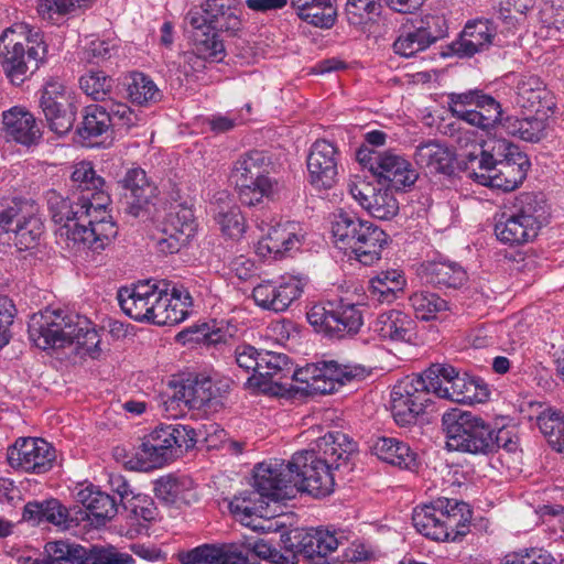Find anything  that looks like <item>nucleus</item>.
<instances>
[{"instance_id": "obj_58", "label": "nucleus", "mask_w": 564, "mask_h": 564, "mask_svg": "<svg viewBox=\"0 0 564 564\" xmlns=\"http://www.w3.org/2000/svg\"><path fill=\"white\" fill-rule=\"evenodd\" d=\"M72 181L80 189L82 195L91 196L95 192H105V181L97 175L90 162L82 161L73 166Z\"/></svg>"}, {"instance_id": "obj_11", "label": "nucleus", "mask_w": 564, "mask_h": 564, "mask_svg": "<svg viewBox=\"0 0 564 564\" xmlns=\"http://www.w3.org/2000/svg\"><path fill=\"white\" fill-rule=\"evenodd\" d=\"M429 387L433 394L455 403H482L489 398L488 386L480 379L459 375L452 366L433 364L426 369Z\"/></svg>"}, {"instance_id": "obj_24", "label": "nucleus", "mask_w": 564, "mask_h": 564, "mask_svg": "<svg viewBox=\"0 0 564 564\" xmlns=\"http://www.w3.org/2000/svg\"><path fill=\"white\" fill-rule=\"evenodd\" d=\"M70 93L63 80L50 77L43 85L40 106L50 124L51 130L64 134L72 128L73 118L67 113Z\"/></svg>"}, {"instance_id": "obj_23", "label": "nucleus", "mask_w": 564, "mask_h": 564, "mask_svg": "<svg viewBox=\"0 0 564 564\" xmlns=\"http://www.w3.org/2000/svg\"><path fill=\"white\" fill-rule=\"evenodd\" d=\"M339 152L326 140L313 143L307 156L308 182L316 189L332 188L338 176Z\"/></svg>"}, {"instance_id": "obj_25", "label": "nucleus", "mask_w": 564, "mask_h": 564, "mask_svg": "<svg viewBox=\"0 0 564 564\" xmlns=\"http://www.w3.org/2000/svg\"><path fill=\"white\" fill-rule=\"evenodd\" d=\"M159 281L156 279L141 280L120 288L117 299L122 312L135 322L145 323L153 302L158 299Z\"/></svg>"}, {"instance_id": "obj_1", "label": "nucleus", "mask_w": 564, "mask_h": 564, "mask_svg": "<svg viewBox=\"0 0 564 564\" xmlns=\"http://www.w3.org/2000/svg\"><path fill=\"white\" fill-rule=\"evenodd\" d=\"M257 370L254 386H283L282 380L291 378L300 383L295 390L306 394H328L339 387L366 378L367 370L361 365L339 364L336 360H322L293 369L284 354L262 351Z\"/></svg>"}, {"instance_id": "obj_54", "label": "nucleus", "mask_w": 564, "mask_h": 564, "mask_svg": "<svg viewBox=\"0 0 564 564\" xmlns=\"http://www.w3.org/2000/svg\"><path fill=\"white\" fill-rule=\"evenodd\" d=\"M234 545H209L197 546L181 554L182 564H226Z\"/></svg>"}, {"instance_id": "obj_63", "label": "nucleus", "mask_w": 564, "mask_h": 564, "mask_svg": "<svg viewBox=\"0 0 564 564\" xmlns=\"http://www.w3.org/2000/svg\"><path fill=\"white\" fill-rule=\"evenodd\" d=\"M501 564H556V561L550 552L532 547L507 554Z\"/></svg>"}, {"instance_id": "obj_12", "label": "nucleus", "mask_w": 564, "mask_h": 564, "mask_svg": "<svg viewBox=\"0 0 564 564\" xmlns=\"http://www.w3.org/2000/svg\"><path fill=\"white\" fill-rule=\"evenodd\" d=\"M306 317L316 332L338 338L356 334L362 325L359 307L343 301L315 304Z\"/></svg>"}, {"instance_id": "obj_51", "label": "nucleus", "mask_w": 564, "mask_h": 564, "mask_svg": "<svg viewBox=\"0 0 564 564\" xmlns=\"http://www.w3.org/2000/svg\"><path fill=\"white\" fill-rule=\"evenodd\" d=\"M443 133L449 137L457 147L464 151L460 155L468 162H474L482 156L485 151L477 141L476 133L462 126L458 121H453L444 126Z\"/></svg>"}, {"instance_id": "obj_41", "label": "nucleus", "mask_w": 564, "mask_h": 564, "mask_svg": "<svg viewBox=\"0 0 564 564\" xmlns=\"http://www.w3.org/2000/svg\"><path fill=\"white\" fill-rule=\"evenodd\" d=\"M75 499L90 512L97 524H105L117 514L115 499L93 484L80 485L76 488Z\"/></svg>"}, {"instance_id": "obj_15", "label": "nucleus", "mask_w": 564, "mask_h": 564, "mask_svg": "<svg viewBox=\"0 0 564 564\" xmlns=\"http://www.w3.org/2000/svg\"><path fill=\"white\" fill-rule=\"evenodd\" d=\"M55 459V448L40 437H19L7 449L10 467L23 473L45 474L52 469Z\"/></svg>"}, {"instance_id": "obj_46", "label": "nucleus", "mask_w": 564, "mask_h": 564, "mask_svg": "<svg viewBox=\"0 0 564 564\" xmlns=\"http://www.w3.org/2000/svg\"><path fill=\"white\" fill-rule=\"evenodd\" d=\"M369 223L370 221L360 219L343 210L334 214L332 235L335 245L339 249L345 250V252H349L350 249L356 246L357 238L364 234L365 227L368 226Z\"/></svg>"}, {"instance_id": "obj_60", "label": "nucleus", "mask_w": 564, "mask_h": 564, "mask_svg": "<svg viewBox=\"0 0 564 564\" xmlns=\"http://www.w3.org/2000/svg\"><path fill=\"white\" fill-rule=\"evenodd\" d=\"M45 552L50 561L59 564H80L84 554V546L66 540L51 541L45 544Z\"/></svg>"}, {"instance_id": "obj_64", "label": "nucleus", "mask_w": 564, "mask_h": 564, "mask_svg": "<svg viewBox=\"0 0 564 564\" xmlns=\"http://www.w3.org/2000/svg\"><path fill=\"white\" fill-rule=\"evenodd\" d=\"M195 47L200 57L205 59L220 61L225 46L216 33H203L195 35Z\"/></svg>"}, {"instance_id": "obj_5", "label": "nucleus", "mask_w": 564, "mask_h": 564, "mask_svg": "<svg viewBox=\"0 0 564 564\" xmlns=\"http://www.w3.org/2000/svg\"><path fill=\"white\" fill-rule=\"evenodd\" d=\"M471 511L467 503L438 498L414 508L412 522L419 533L433 541L456 542L469 531Z\"/></svg>"}, {"instance_id": "obj_62", "label": "nucleus", "mask_w": 564, "mask_h": 564, "mask_svg": "<svg viewBox=\"0 0 564 564\" xmlns=\"http://www.w3.org/2000/svg\"><path fill=\"white\" fill-rule=\"evenodd\" d=\"M380 2L378 0H348L346 13L354 24L366 23L379 13Z\"/></svg>"}, {"instance_id": "obj_31", "label": "nucleus", "mask_w": 564, "mask_h": 564, "mask_svg": "<svg viewBox=\"0 0 564 564\" xmlns=\"http://www.w3.org/2000/svg\"><path fill=\"white\" fill-rule=\"evenodd\" d=\"M517 105L524 111L553 113L555 102L550 90L535 75H522L517 84Z\"/></svg>"}, {"instance_id": "obj_14", "label": "nucleus", "mask_w": 564, "mask_h": 564, "mask_svg": "<svg viewBox=\"0 0 564 564\" xmlns=\"http://www.w3.org/2000/svg\"><path fill=\"white\" fill-rule=\"evenodd\" d=\"M357 156L361 163L369 164L370 171L376 176L388 182L397 191L411 188L417 181V171L403 155L391 151L370 152L362 147Z\"/></svg>"}, {"instance_id": "obj_4", "label": "nucleus", "mask_w": 564, "mask_h": 564, "mask_svg": "<svg viewBox=\"0 0 564 564\" xmlns=\"http://www.w3.org/2000/svg\"><path fill=\"white\" fill-rule=\"evenodd\" d=\"M4 45L2 67L13 85H21L45 62L47 45L40 30L26 23H17L7 28L0 35Z\"/></svg>"}, {"instance_id": "obj_17", "label": "nucleus", "mask_w": 564, "mask_h": 564, "mask_svg": "<svg viewBox=\"0 0 564 564\" xmlns=\"http://www.w3.org/2000/svg\"><path fill=\"white\" fill-rule=\"evenodd\" d=\"M445 20L441 15L427 14L416 20L411 28H403L395 41L393 51L402 57H412L427 50L445 35Z\"/></svg>"}, {"instance_id": "obj_43", "label": "nucleus", "mask_w": 564, "mask_h": 564, "mask_svg": "<svg viewBox=\"0 0 564 564\" xmlns=\"http://www.w3.org/2000/svg\"><path fill=\"white\" fill-rule=\"evenodd\" d=\"M155 496L166 503L189 505L196 500L194 481L188 476L161 477L154 486Z\"/></svg>"}, {"instance_id": "obj_44", "label": "nucleus", "mask_w": 564, "mask_h": 564, "mask_svg": "<svg viewBox=\"0 0 564 564\" xmlns=\"http://www.w3.org/2000/svg\"><path fill=\"white\" fill-rule=\"evenodd\" d=\"M388 243L387 234L372 223L365 227L364 234L357 238L350 253L365 265H371L381 258L382 250Z\"/></svg>"}, {"instance_id": "obj_38", "label": "nucleus", "mask_w": 564, "mask_h": 564, "mask_svg": "<svg viewBox=\"0 0 564 564\" xmlns=\"http://www.w3.org/2000/svg\"><path fill=\"white\" fill-rule=\"evenodd\" d=\"M267 498L259 491L250 490L234 497L229 502V510L234 518L245 527L252 530H264L257 523L259 519L267 517Z\"/></svg>"}, {"instance_id": "obj_59", "label": "nucleus", "mask_w": 564, "mask_h": 564, "mask_svg": "<svg viewBox=\"0 0 564 564\" xmlns=\"http://www.w3.org/2000/svg\"><path fill=\"white\" fill-rule=\"evenodd\" d=\"M80 564H134V560L112 545H91L84 546Z\"/></svg>"}, {"instance_id": "obj_52", "label": "nucleus", "mask_w": 564, "mask_h": 564, "mask_svg": "<svg viewBox=\"0 0 564 564\" xmlns=\"http://www.w3.org/2000/svg\"><path fill=\"white\" fill-rule=\"evenodd\" d=\"M129 99L140 106H149L161 100L162 94L156 84L145 74L134 72L128 83Z\"/></svg>"}, {"instance_id": "obj_56", "label": "nucleus", "mask_w": 564, "mask_h": 564, "mask_svg": "<svg viewBox=\"0 0 564 564\" xmlns=\"http://www.w3.org/2000/svg\"><path fill=\"white\" fill-rule=\"evenodd\" d=\"M110 127V113L102 106L91 105L85 109L79 134L84 139L95 138L107 133Z\"/></svg>"}, {"instance_id": "obj_9", "label": "nucleus", "mask_w": 564, "mask_h": 564, "mask_svg": "<svg viewBox=\"0 0 564 564\" xmlns=\"http://www.w3.org/2000/svg\"><path fill=\"white\" fill-rule=\"evenodd\" d=\"M498 158L484 153L479 159V172H473L474 180L484 186L510 192L525 178L530 165L528 158L517 147L501 141L494 148Z\"/></svg>"}, {"instance_id": "obj_37", "label": "nucleus", "mask_w": 564, "mask_h": 564, "mask_svg": "<svg viewBox=\"0 0 564 564\" xmlns=\"http://www.w3.org/2000/svg\"><path fill=\"white\" fill-rule=\"evenodd\" d=\"M414 160L430 173L451 175L456 161L455 152L437 140L420 143L414 152Z\"/></svg>"}, {"instance_id": "obj_36", "label": "nucleus", "mask_w": 564, "mask_h": 564, "mask_svg": "<svg viewBox=\"0 0 564 564\" xmlns=\"http://www.w3.org/2000/svg\"><path fill=\"white\" fill-rule=\"evenodd\" d=\"M213 217L218 225L223 235L239 239L246 231V220L240 208L231 204L229 194L220 191L215 194L214 200L210 203Z\"/></svg>"}, {"instance_id": "obj_28", "label": "nucleus", "mask_w": 564, "mask_h": 564, "mask_svg": "<svg viewBox=\"0 0 564 564\" xmlns=\"http://www.w3.org/2000/svg\"><path fill=\"white\" fill-rule=\"evenodd\" d=\"M225 392L226 389L217 384L212 378L196 376L176 382L173 398L188 408L200 409L220 399Z\"/></svg>"}, {"instance_id": "obj_22", "label": "nucleus", "mask_w": 564, "mask_h": 564, "mask_svg": "<svg viewBox=\"0 0 564 564\" xmlns=\"http://www.w3.org/2000/svg\"><path fill=\"white\" fill-rule=\"evenodd\" d=\"M203 12V18H191V24L196 29H202L207 23L215 32L236 36L243 28L240 0H206Z\"/></svg>"}, {"instance_id": "obj_57", "label": "nucleus", "mask_w": 564, "mask_h": 564, "mask_svg": "<svg viewBox=\"0 0 564 564\" xmlns=\"http://www.w3.org/2000/svg\"><path fill=\"white\" fill-rule=\"evenodd\" d=\"M335 0H326L321 3L314 2L305 8L295 9L299 17L317 28L329 29L334 25L337 17Z\"/></svg>"}, {"instance_id": "obj_61", "label": "nucleus", "mask_w": 564, "mask_h": 564, "mask_svg": "<svg viewBox=\"0 0 564 564\" xmlns=\"http://www.w3.org/2000/svg\"><path fill=\"white\" fill-rule=\"evenodd\" d=\"M82 90L95 100H104L112 89V79L101 70H90L79 80Z\"/></svg>"}, {"instance_id": "obj_16", "label": "nucleus", "mask_w": 564, "mask_h": 564, "mask_svg": "<svg viewBox=\"0 0 564 564\" xmlns=\"http://www.w3.org/2000/svg\"><path fill=\"white\" fill-rule=\"evenodd\" d=\"M156 295L145 323L159 326L176 325L187 318L193 300L183 285L160 280Z\"/></svg>"}, {"instance_id": "obj_33", "label": "nucleus", "mask_w": 564, "mask_h": 564, "mask_svg": "<svg viewBox=\"0 0 564 564\" xmlns=\"http://www.w3.org/2000/svg\"><path fill=\"white\" fill-rule=\"evenodd\" d=\"M317 448L322 456L314 449H303L302 452L313 454L314 459L323 463L327 468L328 475L334 479L330 471L332 467L335 466L338 468L340 462H347L349 457L356 453L357 445L346 434L341 432H330L317 441Z\"/></svg>"}, {"instance_id": "obj_19", "label": "nucleus", "mask_w": 564, "mask_h": 564, "mask_svg": "<svg viewBox=\"0 0 564 564\" xmlns=\"http://www.w3.org/2000/svg\"><path fill=\"white\" fill-rule=\"evenodd\" d=\"M305 284L304 279L294 275L263 280L253 288L252 297L259 307L280 313L301 296Z\"/></svg>"}, {"instance_id": "obj_53", "label": "nucleus", "mask_w": 564, "mask_h": 564, "mask_svg": "<svg viewBox=\"0 0 564 564\" xmlns=\"http://www.w3.org/2000/svg\"><path fill=\"white\" fill-rule=\"evenodd\" d=\"M411 305L417 318L431 321L448 311V303L440 295L429 291H419L411 295Z\"/></svg>"}, {"instance_id": "obj_27", "label": "nucleus", "mask_w": 564, "mask_h": 564, "mask_svg": "<svg viewBox=\"0 0 564 564\" xmlns=\"http://www.w3.org/2000/svg\"><path fill=\"white\" fill-rule=\"evenodd\" d=\"M3 137L24 147L37 144L42 138L40 124L34 116L22 106H13L2 112Z\"/></svg>"}, {"instance_id": "obj_7", "label": "nucleus", "mask_w": 564, "mask_h": 564, "mask_svg": "<svg viewBox=\"0 0 564 564\" xmlns=\"http://www.w3.org/2000/svg\"><path fill=\"white\" fill-rule=\"evenodd\" d=\"M272 169L270 156L262 151H249L237 158L231 167L230 180L243 204L254 206L264 199H273L279 194L280 183L271 175Z\"/></svg>"}, {"instance_id": "obj_34", "label": "nucleus", "mask_w": 564, "mask_h": 564, "mask_svg": "<svg viewBox=\"0 0 564 564\" xmlns=\"http://www.w3.org/2000/svg\"><path fill=\"white\" fill-rule=\"evenodd\" d=\"M496 35V26L489 20L468 22L459 39L452 44L453 51L460 57H470L487 48Z\"/></svg>"}, {"instance_id": "obj_39", "label": "nucleus", "mask_w": 564, "mask_h": 564, "mask_svg": "<svg viewBox=\"0 0 564 564\" xmlns=\"http://www.w3.org/2000/svg\"><path fill=\"white\" fill-rule=\"evenodd\" d=\"M371 453L380 460L402 469H412L416 466V454L408 443L395 437L379 436L371 441Z\"/></svg>"}, {"instance_id": "obj_50", "label": "nucleus", "mask_w": 564, "mask_h": 564, "mask_svg": "<svg viewBox=\"0 0 564 564\" xmlns=\"http://www.w3.org/2000/svg\"><path fill=\"white\" fill-rule=\"evenodd\" d=\"M425 278L429 283L440 288H458L466 280V272L457 263L434 261L425 267Z\"/></svg>"}, {"instance_id": "obj_20", "label": "nucleus", "mask_w": 564, "mask_h": 564, "mask_svg": "<svg viewBox=\"0 0 564 564\" xmlns=\"http://www.w3.org/2000/svg\"><path fill=\"white\" fill-rule=\"evenodd\" d=\"M195 231L196 223L192 208L184 204H177L162 224L156 247L164 254L176 253L189 241Z\"/></svg>"}, {"instance_id": "obj_8", "label": "nucleus", "mask_w": 564, "mask_h": 564, "mask_svg": "<svg viewBox=\"0 0 564 564\" xmlns=\"http://www.w3.org/2000/svg\"><path fill=\"white\" fill-rule=\"evenodd\" d=\"M110 197L106 192H95L91 196L82 195L80 227L63 229V235L73 239V246L87 248L99 253L105 250L118 234L117 226L107 210Z\"/></svg>"}, {"instance_id": "obj_6", "label": "nucleus", "mask_w": 564, "mask_h": 564, "mask_svg": "<svg viewBox=\"0 0 564 564\" xmlns=\"http://www.w3.org/2000/svg\"><path fill=\"white\" fill-rule=\"evenodd\" d=\"M546 221L544 199L533 193H521L497 218L495 235L505 245L522 246L533 241Z\"/></svg>"}, {"instance_id": "obj_48", "label": "nucleus", "mask_w": 564, "mask_h": 564, "mask_svg": "<svg viewBox=\"0 0 564 564\" xmlns=\"http://www.w3.org/2000/svg\"><path fill=\"white\" fill-rule=\"evenodd\" d=\"M564 29V8L553 2L544 1L538 13V24L534 35L538 40H560Z\"/></svg>"}, {"instance_id": "obj_49", "label": "nucleus", "mask_w": 564, "mask_h": 564, "mask_svg": "<svg viewBox=\"0 0 564 564\" xmlns=\"http://www.w3.org/2000/svg\"><path fill=\"white\" fill-rule=\"evenodd\" d=\"M405 278L401 271L391 269L380 271L370 280L369 292L372 299L390 303L405 286Z\"/></svg>"}, {"instance_id": "obj_29", "label": "nucleus", "mask_w": 564, "mask_h": 564, "mask_svg": "<svg viewBox=\"0 0 564 564\" xmlns=\"http://www.w3.org/2000/svg\"><path fill=\"white\" fill-rule=\"evenodd\" d=\"M120 183L124 191L127 212L134 217L140 216L158 195L156 186L148 180L145 171L140 167L128 170Z\"/></svg>"}, {"instance_id": "obj_26", "label": "nucleus", "mask_w": 564, "mask_h": 564, "mask_svg": "<svg viewBox=\"0 0 564 564\" xmlns=\"http://www.w3.org/2000/svg\"><path fill=\"white\" fill-rule=\"evenodd\" d=\"M303 235L295 223L271 227L256 245V253L263 259H281L302 246Z\"/></svg>"}, {"instance_id": "obj_55", "label": "nucleus", "mask_w": 564, "mask_h": 564, "mask_svg": "<svg viewBox=\"0 0 564 564\" xmlns=\"http://www.w3.org/2000/svg\"><path fill=\"white\" fill-rule=\"evenodd\" d=\"M137 455L145 469L161 468L176 459L174 454H172V449H169V446L156 444L155 440L150 435L143 438Z\"/></svg>"}, {"instance_id": "obj_21", "label": "nucleus", "mask_w": 564, "mask_h": 564, "mask_svg": "<svg viewBox=\"0 0 564 564\" xmlns=\"http://www.w3.org/2000/svg\"><path fill=\"white\" fill-rule=\"evenodd\" d=\"M347 189L351 197L372 217L389 220L397 216L399 203L389 188L376 187L364 178L350 180Z\"/></svg>"}, {"instance_id": "obj_42", "label": "nucleus", "mask_w": 564, "mask_h": 564, "mask_svg": "<svg viewBox=\"0 0 564 564\" xmlns=\"http://www.w3.org/2000/svg\"><path fill=\"white\" fill-rule=\"evenodd\" d=\"M24 521L40 524L43 522L56 527H68L69 512L59 500L51 498L42 501H29L23 509Z\"/></svg>"}, {"instance_id": "obj_30", "label": "nucleus", "mask_w": 564, "mask_h": 564, "mask_svg": "<svg viewBox=\"0 0 564 564\" xmlns=\"http://www.w3.org/2000/svg\"><path fill=\"white\" fill-rule=\"evenodd\" d=\"M415 322L406 313L390 310L380 313L370 324V332L381 340L410 343L415 337Z\"/></svg>"}, {"instance_id": "obj_10", "label": "nucleus", "mask_w": 564, "mask_h": 564, "mask_svg": "<svg viewBox=\"0 0 564 564\" xmlns=\"http://www.w3.org/2000/svg\"><path fill=\"white\" fill-rule=\"evenodd\" d=\"M448 451L474 455L492 453L491 427L470 412H449L442 417Z\"/></svg>"}, {"instance_id": "obj_45", "label": "nucleus", "mask_w": 564, "mask_h": 564, "mask_svg": "<svg viewBox=\"0 0 564 564\" xmlns=\"http://www.w3.org/2000/svg\"><path fill=\"white\" fill-rule=\"evenodd\" d=\"M97 0H37L36 12L40 18L53 25H59L66 19L76 17L91 8Z\"/></svg>"}, {"instance_id": "obj_3", "label": "nucleus", "mask_w": 564, "mask_h": 564, "mask_svg": "<svg viewBox=\"0 0 564 564\" xmlns=\"http://www.w3.org/2000/svg\"><path fill=\"white\" fill-rule=\"evenodd\" d=\"M30 339L41 349L69 348L80 358L100 355V336L87 317L63 310L45 308L29 321Z\"/></svg>"}, {"instance_id": "obj_47", "label": "nucleus", "mask_w": 564, "mask_h": 564, "mask_svg": "<svg viewBox=\"0 0 564 564\" xmlns=\"http://www.w3.org/2000/svg\"><path fill=\"white\" fill-rule=\"evenodd\" d=\"M549 112H531L524 117H510L503 122L505 130L524 141L536 142L544 137Z\"/></svg>"}, {"instance_id": "obj_32", "label": "nucleus", "mask_w": 564, "mask_h": 564, "mask_svg": "<svg viewBox=\"0 0 564 564\" xmlns=\"http://www.w3.org/2000/svg\"><path fill=\"white\" fill-rule=\"evenodd\" d=\"M343 534L327 528H310L297 531L294 535L295 543L293 547L297 553L303 554L307 558L314 556H326L336 551L341 543Z\"/></svg>"}, {"instance_id": "obj_40", "label": "nucleus", "mask_w": 564, "mask_h": 564, "mask_svg": "<svg viewBox=\"0 0 564 564\" xmlns=\"http://www.w3.org/2000/svg\"><path fill=\"white\" fill-rule=\"evenodd\" d=\"M149 435L155 440L156 444L169 446L176 458L196 444L195 430L181 423L160 424Z\"/></svg>"}, {"instance_id": "obj_18", "label": "nucleus", "mask_w": 564, "mask_h": 564, "mask_svg": "<svg viewBox=\"0 0 564 564\" xmlns=\"http://www.w3.org/2000/svg\"><path fill=\"white\" fill-rule=\"evenodd\" d=\"M43 235V224L39 217H25L15 207L0 213V241L14 245L19 251L39 246Z\"/></svg>"}, {"instance_id": "obj_2", "label": "nucleus", "mask_w": 564, "mask_h": 564, "mask_svg": "<svg viewBox=\"0 0 564 564\" xmlns=\"http://www.w3.org/2000/svg\"><path fill=\"white\" fill-rule=\"evenodd\" d=\"M334 486L326 466L306 452H296L288 463L274 458L254 467L253 487L268 500L291 499L297 491L324 497L333 492Z\"/></svg>"}, {"instance_id": "obj_13", "label": "nucleus", "mask_w": 564, "mask_h": 564, "mask_svg": "<svg viewBox=\"0 0 564 564\" xmlns=\"http://www.w3.org/2000/svg\"><path fill=\"white\" fill-rule=\"evenodd\" d=\"M426 378V370L422 375L406 376L399 380L391 391V412L399 425H406L415 421L423 412L429 393H432Z\"/></svg>"}, {"instance_id": "obj_35", "label": "nucleus", "mask_w": 564, "mask_h": 564, "mask_svg": "<svg viewBox=\"0 0 564 564\" xmlns=\"http://www.w3.org/2000/svg\"><path fill=\"white\" fill-rule=\"evenodd\" d=\"M47 204L52 219L58 225L56 229L58 239L64 241L67 248H75L76 246H73L72 237L63 235L62 231L64 228L73 229L80 227L79 214H82V195L78 197L77 202H72L68 198L62 197L56 192H51L47 195Z\"/></svg>"}]
</instances>
